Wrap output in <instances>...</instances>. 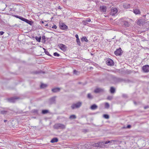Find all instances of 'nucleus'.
Here are the masks:
<instances>
[{"label":"nucleus","instance_id":"obj_12","mask_svg":"<svg viewBox=\"0 0 149 149\" xmlns=\"http://www.w3.org/2000/svg\"><path fill=\"white\" fill-rule=\"evenodd\" d=\"M100 10L103 12H106L107 10V8L105 6H100Z\"/></svg>","mask_w":149,"mask_h":149},{"label":"nucleus","instance_id":"obj_44","mask_svg":"<svg viewBox=\"0 0 149 149\" xmlns=\"http://www.w3.org/2000/svg\"><path fill=\"white\" fill-rule=\"evenodd\" d=\"M42 40H44V42H45V40L46 39L45 37V36H43L42 37Z\"/></svg>","mask_w":149,"mask_h":149},{"label":"nucleus","instance_id":"obj_32","mask_svg":"<svg viewBox=\"0 0 149 149\" xmlns=\"http://www.w3.org/2000/svg\"><path fill=\"white\" fill-rule=\"evenodd\" d=\"M44 49L45 50V52L46 54L51 56V55L49 54V52L48 51H46V49L44 48Z\"/></svg>","mask_w":149,"mask_h":149},{"label":"nucleus","instance_id":"obj_27","mask_svg":"<svg viewBox=\"0 0 149 149\" xmlns=\"http://www.w3.org/2000/svg\"><path fill=\"white\" fill-rule=\"evenodd\" d=\"M47 84H41L40 87L41 88H45L47 87Z\"/></svg>","mask_w":149,"mask_h":149},{"label":"nucleus","instance_id":"obj_5","mask_svg":"<svg viewBox=\"0 0 149 149\" xmlns=\"http://www.w3.org/2000/svg\"><path fill=\"white\" fill-rule=\"evenodd\" d=\"M123 53V51L121 48H119V49H116L114 52L116 56H120Z\"/></svg>","mask_w":149,"mask_h":149},{"label":"nucleus","instance_id":"obj_3","mask_svg":"<svg viewBox=\"0 0 149 149\" xmlns=\"http://www.w3.org/2000/svg\"><path fill=\"white\" fill-rule=\"evenodd\" d=\"M82 105V102H78L77 103L74 104L71 106L72 109H77L79 108Z\"/></svg>","mask_w":149,"mask_h":149},{"label":"nucleus","instance_id":"obj_35","mask_svg":"<svg viewBox=\"0 0 149 149\" xmlns=\"http://www.w3.org/2000/svg\"><path fill=\"white\" fill-rule=\"evenodd\" d=\"M7 112V111H4V110L1 111V113L2 114H6Z\"/></svg>","mask_w":149,"mask_h":149},{"label":"nucleus","instance_id":"obj_53","mask_svg":"<svg viewBox=\"0 0 149 149\" xmlns=\"http://www.w3.org/2000/svg\"><path fill=\"white\" fill-rule=\"evenodd\" d=\"M112 39H114V38H112Z\"/></svg>","mask_w":149,"mask_h":149},{"label":"nucleus","instance_id":"obj_25","mask_svg":"<svg viewBox=\"0 0 149 149\" xmlns=\"http://www.w3.org/2000/svg\"><path fill=\"white\" fill-rule=\"evenodd\" d=\"M110 91L111 93H115V88L113 87H111L110 88Z\"/></svg>","mask_w":149,"mask_h":149},{"label":"nucleus","instance_id":"obj_47","mask_svg":"<svg viewBox=\"0 0 149 149\" xmlns=\"http://www.w3.org/2000/svg\"><path fill=\"white\" fill-rule=\"evenodd\" d=\"M149 107L148 106H146L144 107V109H146L148 108Z\"/></svg>","mask_w":149,"mask_h":149},{"label":"nucleus","instance_id":"obj_39","mask_svg":"<svg viewBox=\"0 0 149 149\" xmlns=\"http://www.w3.org/2000/svg\"><path fill=\"white\" fill-rule=\"evenodd\" d=\"M82 23L84 25H86L87 24H88V22H86L85 20H84L82 22Z\"/></svg>","mask_w":149,"mask_h":149},{"label":"nucleus","instance_id":"obj_11","mask_svg":"<svg viewBox=\"0 0 149 149\" xmlns=\"http://www.w3.org/2000/svg\"><path fill=\"white\" fill-rule=\"evenodd\" d=\"M106 62L107 64L108 65H113V61L110 58Z\"/></svg>","mask_w":149,"mask_h":149},{"label":"nucleus","instance_id":"obj_10","mask_svg":"<svg viewBox=\"0 0 149 149\" xmlns=\"http://www.w3.org/2000/svg\"><path fill=\"white\" fill-rule=\"evenodd\" d=\"M18 98L17 97H13L8 99V101L10 102H14Z\"/></svg>","mask_w":149,"mask_h":149},{"label":"nucleus","instance_id":"obj_30","mask_svg":"<svg viewBox=\"0 0 149 149\" xmlns=\"http://www.w3.org/2000/svg\"><path fill=\"white\" fill-rule=\"evenodd\" d=\"M87 97L88 99H93V96L91 95V94L90 93H88V94Z\"/></svg>","mask_w":149,"mask_h":149},{"label":"nucleus","instance_id":"obj_54","mask_svg":"<svg viewBox=\"0 0 149 149\" xmlns=\"http://www.w3.org/2000/svg\"><path fill=\"white\" fill-rule=\"evenodd\" d=\"M42 73H45V72H42Z\"/></svg>","mask_w":149,"mask_h":149},{"label":"nucleus","instance_id":"obj_8","mask_svg":"<svg viewBox=\"0 0 149 149\" xmlns=\"http://www.w3.org/2000/svg\"><path fill=\"white\" fill-rule=\"evenodd\" d=\"M56 97L54 96L50 98L48 101L49 103L50 104H51L55 103Z\"/></svg>","mask_w":149,"mask_h":149},{"label":"nucleus","instance_id":"obj_52","mask_svg":"<svg viewBox=\"0 0 149 149\" xmlns=\"http://www.w3.org/2000/svg\"><path fill=\"white\" fill-rule=\"evenodd\" d=\"M134 102L135 104H136V102Z\"/></svg>","mask_w":149,"mask_h":149},{"label":"nucleus","instance_id":"obj_33","mask_svg":"<svg viewBox=\"0 0 149 149\" xmlns=\"http://www.w3.org/2000/svg\"><path fill=\"white\" fill-rule=\"evenodd\" d=\"M99 144H100V142L95 143L94 144V146L95 147H99Z\"/></svg>","mask_w":149,"mask_h":149},{"label":"nucleus","instance_id":"obj_23","mask_svg":"<svg viewBox=\"0 0 149 149\" xmlns=\"http://www.w3.org/2000/svg\"><path fill=\"white\" fill-rule=\"evenodd\" d=\"M81 40L82 42H84V41L87 42L88 41V40L87 39L86 37H83L81 39Z\"/></svg>","mask_w":149,"mask_h":149},{"label":"nucleus","instance_id":"obj_36","mask_svg":"<svg viewBox=\"0 0 149 149\" xmlns=\"http://www.w3.org/2000/svg\"><path fill=\"white\" fill-rule=\"evenodd\" d=\"M54 55L55 56H59L60 54L57 52H55L54 53Z\"/></svg>","mask_w":149,"mask_h":149},{"label":"nucleus","instance_id":"obj_21","mask_svg":"<svg viewBox=\"0 0 149 149\" xmlns=\"http://www.w3.org/2000/svg\"><path fill=\"white\" fill-rule=\"evenodd\" d=\"M58 141V139L57 138H54L52 139L51 141L50 142L54 143L57 142Z\"/></svg>","mask_w":149,"mask_h":149},{"label":"nucleus","instance_id":"obj_4","mask_svg":"<svg viewBox=\"0 0 149 149\" xmlns=\"http://www.w3.org/2000/svg\"><path fill=\"white\" fill-rule=\"evenodd\" d=\"M60 28L63 30H65L68 29V27L64 23L60 22L59 24Z\"/></svg>","mask_w":149,"mask_h":149},{"label":"nucleus","instance_id":"obj_7","mask_svg":"<svg viewBox=\"0 0 149 149\" xmlns=\"http://www.w3.org/2000/svg\"><path fill=\"white\" fill-rule=\"evenodd\" d=\"M113 80L115 83H118L123 81L124 79L114 77L113 78Z\"/></svg>","mask_w":149,"mask_h":149},{"label":"nucleus","instance_id":"obj_34","mask_svg":"<svg viewBox=\"0 0 149 149\" xmlns=\"http://www.w3.org/2000/svg\"><path fill=\"white\" fill-rule=\"evenodd\" d=\"M109 105L108 103L106 102L105 103V107L106 108H108L109 107Z\"/></svg>","mask_w":149,"mask_h":149},{"label":"nucleus","instance_id":"obj_24","mask_svg":"<svg viewBox=\"0 0 149 149\" xmlns=\"http://www.w3.org/2000/svg\"><path fill=\"white\" fill-rule=\"evenodd\" d=\"M105 144V142H100L99 144V147L103 148L104 146V144Z\"/></svg>","mask_w":149,"mask_h":149},{"label":"nucleus","instance_id":"obj_43","mask_svg":"<svg viewBox=\"0 0 149 149\" xmlns=\"http://www.w3.org/2000/svg\"><path fill=\"white\" fill-rule=\"evenodd\" d=\"M128 20V22L130 23L132 22V20L128 18L127 19V20Z\"/></svg>","mask_w":149,"mask_h":149},{"label":"nucleus","instance_id":"obj_38","mask_svg":"<svg viewBox=\"0 0 149 149\" xmlns=\"http://www.w3.org/2000/svg\"><path fill=\"white\" fill-rule=\"evenodd\" d=\"M85 20L87 22H90L91 21V19L89 18H88L86 19Z\"/></svg>","mask_w":149,"mask_h":149},{"label":"nucleus","instance_id":"obj_37","mask_svg":"<svg viewBox=\"0 0 149 149\" xmlns=\"http://www.w3.org/2000/svg\"><path fill=\"white\" fill-rule=\"evenodd\" d=\"M113 98V97L112 96H109L107 98V99L109 100H111Z\"/></svg>","mask_w":149,"mask_h":149},{"label":"nucleus","instance_id":"obj_29","mask_svg":"<svg viewBox=\"0 0 149 149\" xmlns=\"http://www.w3.org/2000/svg\"><path fill=\"white\" fill-rule=\"evenodd\" d=\"M76 118V117L75 115H72L70 116L69 118L70 119H75Z\"/></svg>","mask_w":149,"mask_h":149},{"label":"nucleus","instance_id":"obj_22","mask_svg":"<svg viewBox=\"0 0 149 149\" xmlns=\"http://www.w3.org/2000/svg\"><path fill=\"white\" fill-rule=\"evenodd\" d=\"M60 90V88H57L52 89V91L54 92H59Z\"/></svg>","mask_w":149,"mask_h":149},{"label":"nucleus","instance_id":"obj_18","mask_svg":"<svg viewBox=\"0 0 149 149\" xmlns=\"http://www.w3.org/2000/svg\"><path fill=\"white\" fill-rule=\"evenodd\" d=\"M75 37L77 39L76 41L77 44L79 45H80L81 43L80 40L79 38L78 35L77 34H76L75 35Z\"/></svg>","mask_w":149,"mask_h":149},{"label":"nucleus","instance_id":"obj_51","mask_svg":"<svg viewBox=\"0 0 149 149\" xmlns=\"http://www.w3.org/2000/svg\"><path fill=\"white\" fill-rule=\"evenodd\" d=\"M47 26V24H45V26Z\"/></svg>","mask_w":149,"mask_h":149},{"label":"nucleus","instance_id":"obj_16","mask_svg":"<svg viewBox=\"0 0 149 149\" xmlns=\"http://www.w3.org/2000/svg\"><path fill=\"white\" fill-rule=\"evenodd\" d=\"M128 20L125 21L123 22V24L125 27H129L130 26V24L128 22Z\"/></svg>","mask_w":149,"mask_h":149},{"label":"nucleus","instance_id":"obj_17","mask_svg":"<svg viewBox=\"0 0 149 149\" xmlns=\"http://www.w3.org/2000/svg\"><path fill=\"white\" fill-rule=\"evenodd\" d=\"M116 140H111V141H107L105 142V144H107L109 143H111L113 144L115 142H116Z\"/></svg>","mask_w":149,"mask_h":149},{"label":"nucleus","instance_id":"obj_46","mask_svg":"<svg viewBox=\"0 0 149 149\" xmlns=\"http://www.w3.org/2000/svg\"><path fill=\"white\" fill-rule=\"evenodd\" d=\"M4 32L3 31H1L0 32V35H2L3 34V33H4Z\"/></svg>","mask_w":149,"mask_h":149},{"label":"nucleus","instance_id":"obj_41","mask_svg":"<svg viewBox=\"0 0 149 149\" xmlns=\"http://www.w3.org/2000/svg\"><path fill=\"white\" fill-rule=\"evenodd\" d=\"M122 97L125 98H127V95L125 94H123L122 95Z\"/></svg>","mask_w":149,"mask_h":149},{"label":"nucleus","instance_id":"obj_50","mask_svg":"<svg viewBox=\"0 0 149 149\" xmlns=\"http://www.w3.org/2000/svg\"><path fill=\"white\" fill-rule=\"evenodd\" d=\"M41 22L42 23L44 24V22L43 21H41Z\"/></svg>","mask_w":149,"mask_h":149},{"label":"nucleus","instance_id":"obj_31","mask_svg":"<svg viewBox=\"0 0 149 149\" xmlns=\"http://www.w3.org/2000/svg\"><path fill=\"white\" fill-rule=\"evenodd\" d=\"M103 117L106 119H108L109 118V117L108 115L107 114H104Z\"/></svg>","mask_w":149,"mask_h":149},{"label":"nucleus","instance_id":"obj_2","mask_svg":"<svg viewBox=\"0 0 149 149\" xmlns=\"http://www.w3.org/2000/svg\"><path fill=\"white\" fill-rule=\"evenodd\" d=\"M15 16L16 17L19 18L21 20L26 22L30 25H32L33 24V22L32 21L26 19L18 15H15Z\"/></svg>","mask_w":149,"mask_h":149},{"label":"nucleus","instance_id":"obj_19","mask_svg":"<svg viewBox=\"0 0 149 149\" xmlns=\"http://www.w3.org/2000/svg\"><path fill=\"white\" fill-rule=\"evenodd\" d=\"M98 107L95 104H93L91 107V109L93 110H95L97 109Z\"/></svg>","mask_w":149,"mask_h":149},{"label":"nucleus","instance_id":"obj_13","mask_svg":"<svg viewBox=\"0 0 149 149\" xmlns=\"http://www.w3.org/2000/svg\"><path fill=\"white\" fill-rule=\"evenodd\" d=\"M58 46L62 50H65L66 48V47L65 45L61 44H59Z\"/></svg>","mask_w":149,"mask_h":149},{"label":"nucleus","instance_id":"obj_49","mask_svg":"<svg viewBox=\"0 0 149 149\" xmlns=\"http://www.w3.org/2000/svg\"><path fill=\"white\" fill-rule=\"evenodd\" d=\"M4 122H7V120H4Z\"/></svg>","mask_w":149,"mask_h":149},{"label":"nucleus","instance_id":"obj_45","mask_svg":"<svg viewBox=\"0 0 149 149\" xmlns=\"http://www.w3.org/2000/svg\"><path fill=\"white\" fill-rule=\"evenodd\" d=\"M131 126L130 125H127V126L126 127V128H128V129H129V128H130L131 127Z\"/></svg>","mask_w":149,"mask_h":149},{"label":"nucleus","instance_id":"obj_40","mask_svg":"<svg viewBox=\"0 0 149 149\" xmlns=\"http://www.w3.org/2000/svg\"><path fill=\"white\" fill-rule=\"evenodd\" d=\"M73 73L75 74H78V73H79V72L77 70H74L73 71Z\"/></svg>","mask_w":149,"mask_h":149},{"label":"nucleus","instance_id":"obj_28","mask_svg":"<svg viewBox=\"0 0 149 149\" xmlns=\"http://www.w3.org/2000/svg\"><path fill=\"white\" fill-rule=\"evenodd\" d=\"M49 112L48 110H43L42 111V113L43 114H45Z\"/></svg>","mask_w":149,"mask_h":149},{"label":"nucleus","instance_id":"obj_48","mask_svg":"<svg viewBox=\"0 0 149 149\" xmlns=\"http://www.w3.org/2000/svg\"><path fill=\"white\" fill-rule=\"evenodd\" d=\"M58 9H61V7L60 6H59L58 7Z\"/></svg>","mask_w":149,"mask_h":149},{"label":"nucleus","instance_id":"obj_9","mask_svg":"<svg viewBox=\"0 0 149 149\" xmlns=\"http://www.w3.org/2000/svg\"><path fill=\"white\" fill-rule=\"evenodd\" d=\"M143 70L145 72H148L149 71V65H146L143 67Z\"/></svg>","mask_w":149,"mask_h":149},{"label":"nucleus","instance_id":"obj_20","mask_svg":"<svg viewBox=\"0 0 149 149\" xmlns=\"http://www.w3.org/2000/svg\"><path fill=\"white\" fill-rule=\"evenodd\" d=\"M133 12L136 14H139L140 13L139 10L137 9H134Z\"/></svg>","mask_w":149,"mask_h":149},{"label":"nucleus","instance_id":"obj_15","mask_svg":"<svg viewBox=\"0 0 149 149\" xmlns=\"http://www.w3.org/2000/svg\"><path fill=\"white\" fill-rule=\"evenodd\" d=\"M144 23V21L142 19H139L137 22V24L139 25H143Z\"/></svg>","mask_w":149,"mask_h":149},{"label":"nucleus","instance_id":"obj_14","mask_svg":"<svg viewBox=\"0 0 149 149\" xmlns=\"http://www.w3.org/2000/svg\"><path fill=\"white\" fill-rule=\"evenodd\" d=\"M103 89L100 88H98L95 89L94 90V92L95 93H98L100 92L103 91Z\"/></svg>","mask_w":149,"mask_h":149},{"label":"nucleus","instance_id":"obj_26","mask_svg":"<svg viewBox=\"0 0 149 149\" xmlns=\"http://www.w3.org/2000/svg\"><path fill=\"white\" fill-rule=\"evenodd\" d=\"M35 38L36 40L38 42H40V40H41V37H38L37 36H36Z\"/></svg>","mask_w":149,"mask_h":149},{"label":"nucleus","instance_id":"obj_1","mask_svg":"<svg viewBox=\"0 0 149 149\" xmlns=\"http://www.w3.org/2000/svg\"><path fill=\"white\" fill-rule=\"evenodd\" d=\"M53 127L54 129L56 130H63L65 128L66 126L61 123H56L54 125Z\"/></svg>","mask_w":149,"mask_h":149},{"label":"nucleus","instance_id":"obj_6","mask_svg":"<svg viewBox=\"0 0 149 149\" xmlns=\"http://www.w3.org/2000/svg\"><path fill=\"white\" fill-rule=\"evenodd\" d=\"M118 10L117 8L112 7L111 9L110 12V15H115L117 13Z\"/></svg>","mask_w":149,"mask_h":149},{"label":"nucleus","instance_id":"obj_42","mask_svg":"<svg viewBox=\"0 0 149 149\" xmlns=\"http://www.w3.org/2000/svg\"><path fill=\"white\" fill-rule=\"evenodd\" d=\"M52 29H56L57 28V26L55 25H54L52 27Z\"/></svg>","mask_w":149,"mask_h":149}]
</instances>
